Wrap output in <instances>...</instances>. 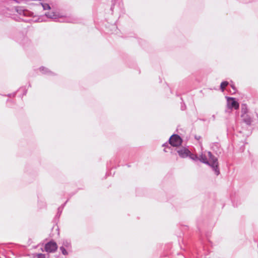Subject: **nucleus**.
Listing matches in <instances>:
<instances>
[{
	"instance_id": "nucleus-1",
	"label": "nucleus",
	"mask_w": 258,
	"mask_h": 258,
	"mask_svg": "<svg viewBox=\"0 0 258 258\" xmlns=\"http://www.w3.org/2000/svg\"><path fill=\"white\" fill-rule=\"evenodd\" d=\"M199 160L203 163L209 165L215 172L216 175L220 174V171L218 167V162L217 158L213 156L211 152L207 153V155L205 153H202Z\"/></svg>"
},
{
	"instance_id": "nucleus-2",
	"label": "nucleus",
	"mask_w": 258,
	"mask_h": 258,
	"mask_svg": "<svg viewBox=\"0 0 258 258\" xmlns=\"http://www.w3.org/2000/svg\"><path fill=\"white\" fill-rule=\"evenodd\" d=\"M48 18L56 20L59 18L61 19L60 22L76 23V20L72 17H63V15L57 11H52L46 12L45 14Z\"/></svg>"
},
{
	"instance_id": "nucleus-3",
	"label": "nucleus",
	"mask_w": 258,
	"mask_h": 258,
	"mask_svg": "<svg viewBox=\"0 0 258 258\" xmlns=\"http://www.w3.org/2000/svg\"><path fill=\"white\" fill-rule=\"evenodd\" d=\"M16 11L19 15L20 18V19L22 20L28 22L30 21V20H27L25 19V17H33V13L28 10L25 9L24 8L21 7H17L15 8Z\"/></svg>"
},
{
	"instance_id": "nucleus-4",
	"label": "nucleus",
	"mask_w": 258,
	"mask_h": 258,
	"mask_svg": "<svg viewBox=\"0 0 258 258\" xmlns=\"http://www.w3.org/2000/svg\"><path fill=\"white\" fill-rule=\"evenodd\" d=\"M182 140L177 135H173L169 139V144L173 147H178L181 145Z\"/></svg>"
},
{
	"instance_id": "nucleus-5",
	"label": "nucleus",
	"mask_w": 258,
	"mask_h": 258,
	"mask_svg": "<svg viewBox=\"0 0 258 258\" xmlns=\"http://www.w3.org/2000/svg\"><path fill=\"white\" fill-rule=\"evenodd\" d=\"M71 243L69 240H63L62 242V245L60 247V250L64 255L68 254L67 249L70 250L71 248Z\"/></svg>"
},
{
	"instance_id": "nucleus-6",
	"label": "nucleus",
	"mask_w": 258,
	"mask_h": 258,
	"mask_svg": "<svg viewBox=\"0 0 258 258\" xmlns=\"http://www.w3.org/2000/svg\"><path fill=\"white\" fill-rule=\"evenodd\" d=\"M227 106L228 109H232V108H234L235 109H237L239 108V104L238 102L235 100V98L227 97Z\"/></svg>"
},
{
	"instance_id": "nucleus-7",
	"label": "nucleus",
	"mask_w": 258,
	"mask_h": 258,
	"mask_svg": "<svg viewBox=\"0 0 258 258\" xmlns=\"http://www.w3.org/2000/svg\"><path fill=\"white\" fill-rule=\"evenodd\" d=\"M57 249L56 243L53 241H50L45 245V250L46 252L53 253L56 251Z\"/></svg>"
},
{
	"instance_id": "nucleus-8",
	"label": "nucleus",
	"mask_w": 258,
	"mask_h": 258,
	"mask_svg": "<svg viewBox=\"0 0 258 258\" xmlns=\"http://www.w3.org/2000/svg\"><path fill=\"white\" fill-rule=\"evenodd\" d=\"M176 152L179 156L183 158L188 157L190 153V151L184 147L177 149Z\"/></svg>"
},
{
	"instance_id": "nucleus-9",
	"label": "nucleus",
	"mask_w": 258,
	"mask_h": 258,
	"mask_svg": "<svg viewBox=\"0 0 258 258\" xmlns=\"http://www.w3.org/2000/svg\"><path fill=\"white\" fill-rule=\"evenodd\" d=\"M39 70L42 72V74L47 75L48 76H53L54 73L49 70L47 68H46L44 67H41L39 68Z\"/></svg>"
},
{
	"instance_id": "nucleus-10",
	"label": "nucleus",
	"mask_w": 258,
	"mask_h": 258,
	"mask_svg": "<svg viewBox=\"0 0 258 258\" xmlns=\"http://www.w3.org/2000/svg\"><path fill=\"white\" fill-rule=\"evenodd\" d=\"M242 116L243 117V121L246 124L250 125L251 124L252 120H251V117L249 115L246 114V115H243Z\"/></svg>"
},
{
	"instance_id": "nucleus-11",
	"label": "nucleus",
	"mask_w": 258,
	"mask_h": 258,
	"mask_svg": "<svg viewBox=\"0 0 258 258\" xmlns=\"http://www.w3.org/2000/svg\"><path fill=\"white\" fill-rule=\"evenodd\" d=\"M163 146L165 147V148L164 149V151L165 152H172V149L171 147H169L167 143H166L163 145Z\"/></svg>"
},
{
	"instance_id": "nucleus-12",
	"label": "nucleus",
	"mask_w": 258,
	"mask_h": 258,
	"mask_svg": "<svg viewBox=\"0 0 258 258\" xmlns=\"http://www.w3.org/2000/svg\"><path fill=\"white\" fill-rule=\"evenodd\" d=\"M188 157H189V158L193 160H199V157H198V156L197 155L192 154V153H191L190 152L189 154Z\"/></svg>"
},
{
	"instance_id": "nucleus-13",
	"label": "nucleus",
	"mask_w": 258,
	"mask_h": 258,
	"mask_svg": "<svg viewBox=\"0 0 258 258\" xmlns=\"http://www.w3.org/2000/svg\"><path fill=\"white\" fill-rule=\"evenodd\" d=\"M44 10H50V6L47 3H41Z\"/></svg>"
},
{
	"instance_id": "nucleus-14",
	"label": "nucleus",
	"mask_w": 258,
	"mask_h": 258,
	"mask_svg": "<svg viewBox=\"0 0 258 258\" xmlns=\"http://www.w3.org/2000/svg\"><path fill=\"white\" fill-rule=\"evenodd\" d=\"M228 82L227 81H224L221 83L220 88L222 91L224 90L225 87L228 85Z\"/></svg>"
},
{
	"instance_id": "nucleus-15",
	"label": "nucleus",
	"mask_w": 258,
	"mask_h": 258,
	"mask_svg": "<svg viewBox=\"0 0 258 258\" xmlns=\"http://www.w3.org/2000/svg\"><path fill=\"white\" fill-rule=\"evenodd\" d=\"M37 258H45V255L44 254L42 253H38L37 254Z\"/></svg>"
},
{
	"instance_id": "nucleus-16",
	"label": "nucleus",
	"mask_w": 258,
	"mask_h": 258,
	"mask_svg": "<svg viewBox=\"0 0 258 258\" xmlns=\"http://www.w3.org/2000/svg\"><path fill=\"white\" fill-rule=\"evenodd\" d=\"M212 117L213 120H215V115H213Z\"/></svg>"
}]
</instances>
